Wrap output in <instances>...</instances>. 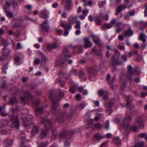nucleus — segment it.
<instances>
[{"instance_id":"1","label":"nucleus","mask_w":147,"mask_h":147,"mask_svg":"<svg viewBox=\"0 0 147 147\" xmlns=\"http://www.w3.org/2000/svg\"><path fill=\"white\" fill-rule=\"evenodd\" d=\"M40 120L41 123H44L46 129L42 131L41 134L39 136L40 138H44L47 136L49 135L48 130L51 129L52 128V125L50 120H48L47 117H40Z\"/></svg>"},{"instance_id":"2","label":"nucleus","mask_w":147,"mask_h":147,"mask_svg":"<svg viewBox=\"0 0 147 147\" xmlns=\"http://www.w3.org/2000/svg\"><path fill=\"white\" fill-rule=\"evenodd\" d=\"M49 97L53 101L51 111L53 114H57L59 111V109L58 108L59 101H56L57 95L55 90H52L50 92Z\"/></svg>"},{"instance_id":"3","label":"nucleus","mask_w":147,"mask_h":147,"mask_svg":"<svg viewBox=\"0 0 147 147\" xmlns=\"http://www.w3.org/2000/svg\"><path fill=\"white\" fill-rule=\"evenodd\" d=\"M10 121H12V127L18 129L20 125V123L18 117H16L13 115H11L10 118Z\"/></svg>"},{"instance_id":"4","label":"nucleus","mask_w":147,"mask_h":147,"mask_svg":"<svg viewBox=\"0 0 147 147\" xmlns=\"http://www.w3.org/2000/svg\"><path fill=\"white\" fill-rule=\"evenodd\" d=\"M41 31L42 33L46 32L48 33L50 32V28L48 24V21L47 20H46L43 23L40 24Z\"/></svg>"},{"instance_id":"5","label":"nucleus","mask_w":147,"mask_h":147,"mask_svg":"<svg viewBox=\"0 0 147 147\" xmlns=\"http://www.w3.org/2000/svg\"><path fill=\"white\" fill-rule=\"evenodd\" d=\"M24 94L27 97V98H26L24 97H21V100L23 102L24 105H25L26 104L27 102L29 99H31L33 98L34 96L31 95L28 92V91L27 90L24 92Z\"/></svg>"},{"instance_id":"6","label":"nucleus","mask_w":147,"mask_h":147,"mask_svg":"<svg viewBox=\"0 0 147 147\" xmlns=\"http://www.w3.org/2000/svg\"><path fill=\"white\" fill-rule=\"evenodd\" d=\"M6 47H4L2 50L3 55L1 58V61L4 62L10 53V49L9 48H6Z\"/></svg>"},{"instance_id":"7","label":"nucleus","mask_w":147,"mask_h":147,"mask_svg":"<svg viewBox=\"0 0 147 147\" xmlns=\"http://www.w3.org/2000/svg\"><path fill=\"white\" fill-rule=\"evenodd\" d=\"M131 119V117L129 115H125V118L123 120V123L122 125V126L124 129L127 128L129 125V124L127 123V121L128 122L130 121Z\"/></svg>"},{"instance_id":"8","label":"nucleus","mask_w":147,"mask_h":147,"mask_svg":"<svg viewBox=\"0 0 147 147\" xmlns=\"http://www.w3.org/2000/svg\"><path fill=\"white\" fill-rule=\"evenodd\" d=\"M67 60L63 56L58 58L56 61L55 66L56 67L57 66H59V67H61Z\"/></svg>"},{"instance_id":"9","label":"nucleus","mask_w":147,"mask_h":147,"mask_svg":"<svg viewBox=\"0 0 147 147\" xmlns=\"http://www.w3.org/2000/svg\"><path fill=\"white\" fill-rule=\"evenodd\" d=\"M32 115H30L27 116L25 118L22 117L21 119L23 121L24 124L27 126L30 124V121L32 120Z\"/></svg>"},{"instance_id":"10","label":"nucleus","mask_w":147,"mask_h":147,"mask_svg":"<svg viewBox=\"0 0 147 147\" xmlns=\"http://www.w3.org/2000/svg\"><path fill=\"white\" fill-rule=\"evenodd\" d=\"M128 69V72L129 74L130 75V76H128V78L130 80H132V78L131 77V76H132L133 74L136 71V69H133L132 68V66L131 65H129L127 67Z\"/></svg>"},{"instance_id":"11","label":"nucleus","mask_w":147,"mask_h":147,"mask_svg":"<svg viewBox=\"0 0 147 147\" xmlns=\"http://www.w3.org/2000/svg\"><path fill=\"white\" fill-rule=\"evenodd\" d=\"M89 72V78L90 79L91 77L95 76L96 74V71L95 69L92 67H89L87 69Z\"/></svg>"},{"instance_id":"12","label":"nucleus","mask_w":147,"mask_h":147,"mask_svg":"<svg viewBox=\"0 0 147 147\" xmlns=\"http://www.w3.org/2000/svg\"><path fill=\"white\" fill-rule=\"evenodd\" d=\"M84 47L86 48H87L91 47L92 45V43L90 41L89 39L87 37H85L84 39Z\"/></svg>"},{"instance_id":"13","label":"nucleus","mask_w":147,"mask_h":147,"mask_svg":"<svg viewBox=\"0 0 147 147\" xmlns=\"http://www.w3.org/2000/svg\"><path fill=\"white\" fill-rule=\"evenodd\" d=\"M135 124H137L139 126V127L141 128H143L144 127V121L140 118H138L136 119L135 122Z\"/></svg>"},{"instance_id":"14","label":"nucleus","mask_w":147,"mask_h":147,"mask_svg":"<svg viewBox=\"0 0 147 147\" xmlns=\"http://www.w3.org/2000/svg\"><path fill=\"white\" fill-rule=\"evenodd\" d=\"M123 62L121 61L117 60L114 59L113 61L111 63L110 65H112L115 69H116V65H120L122 64Z\"/></svg>"},{"instance_id":"15","label":"nucleus","mask_w":147,"mask_h":147,"mask_svg":"<svg viewBox=\"0 0 147 147\" xmlns=\"http://www.w3.org/2000/svg\"><path fill=\"white\" fill-rule=\"evenodd\" d=\"M126 8V6L125 5L121 4V5L119 6L117 8V11L115 13V15H118L123 10L125 9Z\"/></svg>"},{"instance_id":"16","label":"nucleus","mask_w":147,"mask_h":147,"mask_svg":"<svg viewBox=\"0 0 147 147\" xmlns=\"http://www.w3.org/2000/svg\"><path fill=\"white\" fill-rule=\"evenodd\" d=\"M44 111L42 108H37L35 111V115L37 116H39L44 113Z\"/></svg>"},{"instance_id":"17","label":"nucleus","mask_w":147,"mask_h":147,"mask_svg":"<svg viewBox=\"0 0 147 147\" xmlns=\"http://www.w3.org/2000/svg\"><path fill=\"white\" fill-rule=\"evenodd\" d=\"M40 16L44 19L48 18L49 17V12L46 10H42L40 12Z\"/></svg>"},{"instance_id":"18","label":"nucleus","mask_w":147,"mask_h":147,"mask_svg":"<svg viewBox=\"0 0 147 147\" xmlns=\"http://www.w3.org/2000/svg\"><path fill=\"white\" fill-rule=\"evenodd\" d=\"M72 134H71L69 131L66 130H64L61 132L60 134V139L65 138L67 135H69Z\"/></svg>"},{"instance_id":"19","label":"nucleus","mask_w":147,"mask_h":147,"mask_svg":"<svg viewBox=\"0 0 147 147\" xmlns=\"http://www.w3.org/2000/svg\"><path fill=\"white\" fill-rule=\"evenodd\" d=\"M9 123V121L6 119H2L0 120V127L3 128L7 126Z\"/></svg>"},{"instance_id":"20","label":"nucleus","mask_w":147,"mask_h":147,"mask_svg":"<svg viewBox=\"0 0 147 147\" xmlns=\"http://www.w3.org/2000/svg\"><path fill=\"white\" fill-rule=\"evenodd\" d=\"M95 19V22L96 24L98 25H100L103 20V18L100 16H96Z\"/></svg>"},{"instance_id":"21","label":"nucleus","mask_w":147,"mask_h":147,"mask_svg":"<svg viewBox=\"0 0 147 147\" xmlns=\"http://www.w3.org/2000/svg\"><path fill=\"white\" fill-rule=\"evenodd\" d=\"M105 105L108 107L107 109L106 110L107 113H108L109 115H110L112 112L111 108L113 105V104L112 102L108 103L106 102Z\"/></svg>"},{"instance_id":"22","label":"nucleus","mask_w":147,"mask_h":147,"mask_svg":"<svg viewBox=\"0 0 147 147\" xmlns=\"http://www.w3.org/2000/svg\"><path fill=\"white\" fill-rule=\"evenodd\" d=\"M63 53L64 55V57H63L64 58L67 60L68 58L70 57L71 55L69 54V52L68 50L67 47H65L63 50Z\"/></svg>"},{"instance_id":"23","label":"nucleus","mask_w":147,"mask_h":147,"mask_svg":"<svg viewBox=\"0 0 147 147\" xmlns=\"http://www.w3.org/2000/svg\"><path fill=\"white\" fill-rule=\"evenodd\" d=\"M39 130V128L38 126L34 125L31 132V135L32 136H34L38 133Z\"/></svg>"},{"instance_id":"24","label":"nucleus","mask_w":147,"mask_h":147,"mask_svg":"<svg viewBox=\"0 0 147 147\" xmlns=\"http://www.w3.org/2000/svg\"><path fill=\"white\" fill-rule=\"evenodd\" d=\"M91 36L93 38L94 42L96 44L99 45L100 43V39L98 37L93 34Z\"/></svg>"},{"instance_id":"25","label":"nucleus","mask_w":147,"mask_h":147,"mask_svg":"<svg viewBox=\"0 0 147 147\" xmlns=\"http://www.w3.org/2000/svg\"><path fill=\"white\" fill-rule=\"evenodd\" d=\"M71 0H67L65 7L66 9L68 11L70 10L71 9Z\"/></svg>"},{"instance_id":"26","label":"nucleus","mask_w":147,"mask_h":147,"mask_svg":"<svg viewBox=\"0 0 147 147\" xmlns=\"http://www.w3.org/2000/svg\"><path fill=\"white\" fill-rule=\"evenodd\" d=\"M136 13V11L134 10L132 11H129L128 14L125 16V18L127 20H129V16H132L135 15Z\"/></svg>"},{"instance_id":"27","label":"nucleus","mask_w":147,"mask_h":147,"mask_svg":"<svg viewBox=\"0 0 147 147\" xmlns=\"http://www.w3.org/2000/svg\"><path fill=\"white\" fill-rule=\"evenodd\" d=\"M133 31L130 28L126 31H125L124 36H131L133 35Z\"/></svg>"},{"instance_id":"28","label":"nucleus","mask_w":147,"mask_h":147,"mask_svg":"<svg viewBox=\"0 0 147 147\" xmlns=\"http://www.w3.org/2000/svg\"><path fill=\"white\" fill-rule=\"evenodd\" d=\"M61 26L65 28L66 30H69L71 28V26L70 24V23H67L65 25V24L63 22H61Z\"/></svg>"},{"instance_id":"29","label":"nucleus","mask_w":147,"mask_h":147,"mask_svg":"<svg viewBox=\"0 0 147 147\" xmlns=\"http://www.w3.org/2000/svg\"><path fill=\"white\" fill-rule=\"evenodd\" d=\"M1 115L3 117H5L8 115V113H7L5 111V107H3L2 108L0 111Z\"/></svg>"},{"instance_id":"30","label":"nucleus","mask_w":147,"mask_h":147,"mask_svg":"<svg viewBox=\"0 0 147 147\" xmlns=\"http://www.w3.org/2000/svg\"><path fill=\"white\" fill-rule=\"evenodd\" d=\"M17 102V100L15 97H12L9 100L8 104L13 105L16 104Z\"/></svg>"},{"instance_id":"31","label":"nucleus","mask_w":147,"mask_h":147,"mask_svg":"<svg viewBox=\"0 0 147 147\" xmlns=\"http://www.w3.org/2000/svg\"><path fill=\"white\" fill-rule=\"evenodd\" d=\"M114 143L117 146L121 145V141L118 137H116L115 138L114 140Z\"/></svg>"},{"instance_id":"32","label":"nucleus","mask_w":147,"mask_h":147,"mask_svg":"<svg viewBox=\"0 0 147 147\" xmlns=\"http://www.w3.org/2000/svg\"><path fill=\"white\" fill-rule=\"evenodd\" d=\"M38 147H45L48 145V142H38Z\"/></svg>"},{"instance_id":"33","label":"nucleus","mask_w":147,"mask_h":147,"mask_svg":"<svg viewBox=\"0 0 147 147\" xmlns=\"http://www.w3.org/2000/svg\"><path fill=\"white\" fill-rule=\"evenodd\" d=\"M10 2H7L5 3L4 6V8L5 9V11H8V10L10 7Z\"/></svg>"},{"instance_id":"34","label":"nucleus","mask_w":147,"mask_h":147,"mask_svg":"<svg viewBox=\"0 0 147 147\" xmlns=\"http://www.w3.org/2000/svg\"><path fill=\"white\" fill-rule=\"evenodd\" d=\"M94 137L96 138L97 140H100L104 138L105 136L100 135L99 133H98L94 135Z\"/></svg>"},{"instance_id":"35","label":"nucleus","mask_w":147,"mask_h":147,"mask_svg":"<svg viewBox=\"0 0 147 147\" xmlns=\"http://www.w3.org/2000/svg\"><path fill=\"white\" fill-rule=\"evenodd\" d=\"M145 35L143 33H141L139 36V39L142 41L143 42H145L146 41V39H145L144 37Z\"/></svg>"},{"instance_id":"36","label":"nucleus","mask_w":147,"mask_h":147,"mask_svg":"<svg viewBox=\"0 0 147 147\" xmlns=\"http://www.w3.org/2000/svg\"><path fill=\"white\" fill-rule=\"evenodd\" d=\"M13 142L12 140L9 138L6 139L5 141V143L7 144L9 146H11L12 145Z\"/></svg>"},{"instance_id":"37","label":"nucleus","mask_w":147,"mask_h":147,"mask_svg":"<svg viewBox=\"0 0 147 147\" xmlns=\"http://www.w3.org/2000/svg\"><path fill=\"white\" fill-rule=\"evenodd\" d=\"M52 134L51 139L52 140L54 141L56 139L57 136V132L56 130L55 129L52 132Z\"/></svg>"},{"instance_id":"38","label":"nucleus","mask_w":147,"mask_h":147,"mask_svg":"<svg viewBox=\"0 0 147 147\" xmlns=\"http://www.w3.org/2000/svg\"><path fill=\"white\" fill-rule=\"evenodd\" d=\"M7 16L9 18H13L14 17L12 12L9 11H5Z\"/></svg>"},{"instance_id":"39","label":"nucleus","mask_w":147,"mask_h":147,"mask_svg":"<svg viewBox=\"0 0 147 147\" xmlns=\"http://www.w3.org/2000/svg\"><path fill=\"white\" fill-rule=\"evenodd\" d=\"M81 22L79 20H77L76 22V25L75 28L76 29H81L80 24Z\"/></svg>"},{"instance_id":"40","label":"nucleus","mask_w":147,"mask_h":147,"mask_svg":"<svg viewBox=\"0 0 147 147\" xmlns=\"http://www.w3.org/2000/svg\"><path fill=\"white\" fill-rule=\"evenodd\" d=\"M1 43L2 45H4V47H7L9 45L7 44V41L3 38L1 39Z\"/></svg>"},{"instance_id":"41","label":"nucleus","mask_w":147,"mask_h":147,"mask_svg":"<svg viewBox=\"0 0 147 147\" xmlns=\"http://www.w3.org/2000/svg\"><path fill=\"white\" fill-rule=\"evenodd\" d=\"M40 100L39 99H37L32 102L33 104L35 106H37L40 104Z\"/></svg>"},{"instance_id":"42","label":"nucleus","mask_w":147,"mask_h":147,"mask_svg":"<svg viewBox=\"0 0 147 147\" xmlns=\"http://www.w3.org/2000/svg\"><path fill=\"white\" fill-rule=\"evenodd\" d=\"M126 106L128 107H130L131 106L134 107V105L132 104V102L131 100L127 99V100Z\"/></svg>"},{"instance_id":"43","label":"nucleus","mask_w":147,"mask_h":147,"mask_svg":"<svg viewBox=\"0 0 147 147\" xmlns=\"http://www.w3.org/2000/svg\"><path fill=\"white\" fill-rule=\"evenodd\" d=\"M78 17L77 16H74L72 18V19L70 21V23L71 24L74 23L77 20Z\"/></svg>"},{"instance_id":"44","label":"nucleus","mask_w":147,"mask_h":147,"mask_svg":"<svg viewBox=\"0 0 147 147\" xmlns=\"http://www.w3.org/2000/svg\"><path fill=\"white\" fill-rule=\"evenodd\" d=\"M74 111H71L68 114L67 116V118L69 120H71L72 117L74 113Z\"/></svg>"},{"instance_id":"45","label":"nucleus","mask_w":147,"mask_h":147,"mask_svg":"<svg viewBox=\"0 0 147 147\" xmlns=\"http://www.w3.org/2000/svg\"><path fill=\"white\" fill-rule=\"evenodd\" d=\"M93 123V121L92 119L89 120L88 123L87 127L88 128H90L92 127Z\"/></svg>"},{"instance_id":"46","label":"nucleus","mask_w":147,"mask_h":147,"mask_svg":"<svg viewBox=\"0 0 147 147\" xmlns=\"http://www.w3.org/2000/svg\"><path fill=\"white\" fill-rule=\"evenodd\" d=\"M98 93L99 95L102 96L104 94H106L107 92L103 90H100L98 91Z\"/></svg>"},{"instance_id":"47","label":"nucleus","mask_w":147,"mask_h":147,"mask_svg":"<svg viewBox=\"0 0 147 147\" xmlns=\"http://www.w3.org/2000/svg\"><path fill=\"white\" fill-rule=\"evenodd\" d=\"M79 76L80 78H82L85 77V73L82 70H81L79 73Z\"/></svg>"},{"instance_id":"48","label":"nucleus","mask_w":147,"mask_h":147,"mask_svg":"<svg viewBox=\"0 0 147 147\" xmlns=\"http://www.w3.org/2000/svg\"><path fill=\"white\" fill-rule=\"evenodd\" d=\"M20 59L19 56H16L15 58V61L17 65H18L20 63Z\"/></svg>"},{"instance_id":"49","label":"nucleus","mask_w":147,"mask_h":147,"mask_svg":"<svg viewBox=\"0 0 147 147\" xmlns=\"http://www.w3.org/2000/svg\"><path fill=\"white\" fill-rule=\"evenodd\" d=\"M112 26L110 24H106L102 27V28L103 29L104 28H105L107 29H109Z\"/></svg>"},{"instance_id":"50","label":"nucleus","mask_w":147,"mask_h":147,"mask_svg":"<svg viewBox=\"0 0 147 147\" xmlns=\"http://www.w3.org/2000/svg\"><path fill=\"white\" fill-rule=\"evenodd\" d=\"M110 75L109 74H108L107 76L106 79L109 84H111L112 83V82H111V80H110Z\"/></svg>"},{"instance_id":"51","label":"nucleus","mask_w":147,"mask_h":147,"mask_svg":"<svg viewBox=\"0 0 147 147\" xmlns=\"http://www.w3.org/2000/svg\"><path fill=\"white\" fill-rule=\"evenodd\" d=\"M8 63H6L5 64L4 66L3 69V71L4 72V73L5 74L6 73V70L8 68Z\"/></svg>"},{"instance_id":"52","label":"nucleus","mask_w":147,"mask_h":147,"mask_svg":"<svg viewBox=\"0 0 147 147\" xmlns=\"http://www.w3.org/2000/svg\"><path fill=\"white\" fill-rule=\"evenodd\" d=\"M85 106V104L84 103H82L79 105V107L80 109L82 110L84 109Z\"/></svg>"},{"instance_id":"53","label":"nucleus","mask_w":147,"mask_h":147,"mask_svg":"<svg viewBox=\"0 0 147 147\" xmlns=\"http://www.w3.org/2000/svg\"><path fill=\"white\" fill-rule=\"evenodd\" d=\"M47 49L49 51H50L53 49L52 44L48 45L47 47Z\"/></svg>"},{"instance_id":"54","label":"nucleus","mask_w":147,"mask_h":147,"mask_svg":"<svg viewBox=\"0 0 147 147\" xmlns=\"http://www.w3.org/2000/svg\"><path fill=\"white\" fill-rule=\"evenodd\" d=\"M10 3L12 4V6L14 7H16L17 6V4L16 1H10Z\"/></svg>"},{"instance_id":"55","label":"nucleus","mask_w":147,"mask_h":147,"mask_svg":"<svg viewBox=\"0 0 147 147\" xmlns=\"http://www.w3.org/2000/svg\"><path fill=\"white\" fill-rule=\"evenodd\" d=\"M142 59V57L138 55L136 56V60L137 61H141Z\"/></svg>"},{"instance_id":"56","label":"nucleus","mask_w":147,"mask_h":147,"mask_svg":"<svg viewBox=\"0 0 147 147\" xmlns=\"http://www.w3.org/2000/svg\"><path fill=\"white\" fill-rule=\"evenodd\" d=\"M106 2L105 1H100L98 3V6L99 7L102 8V7L103 5L105 4Z\"/></svg>"},{"instance_id":"57","label":"nucleus","mask_w":147,"mask_h":147,"mask_svg":"<svg viewBox=\"0 0 147 147\" xmlns=\"http://www.w3.org/2000/svg\"><path fill=\"white\" fill-rule=\"evenodd\" d=\"M109 121L108 120H107L105 123V127L107 130L109 129Z\"/></svg>"},{"instance_id":"58","label":"nucleus","mask_w":147,"mask_h":147,"mask_svg":"<svg viewBox=\"0 0 147 147\" xmlns=\"http://www.w3.org/2000/svg\"><path fill=\"white\" fill-rule=\"evenodd\" d=\"M124 134V136L123 138V140L124 141H126L127 140V137L128 134L125 131Z\"/></svg>"},{"instance_id":"59","label":"nucleus","mask_w":147,"mask_h":147,"mask_svg":"<svg viewBox=\"0 0 147 147\" xmlns=\"http://www.w3.org/2000/svg\"><path fill=\"white\" fill-rule=\"evenodd\" d=\"M58 82L59 84L62 87H63L65 86V84L64 82L62 81L61 80H59L58 81Z\"/></svg>"},{"instance_id":"60","label":"nucleus","mask_w":147,"mask_h":147,"mask_svg":"<svg viewBox=\"0 0 147 147\" xmlns=\"http://www.w3.org/2000/svg\"><path fill=\"white\" fill-rule=\"evenodd\" d=\"M18 110V108L17 107H13L11 109V111L12 113H15Z\"/></svg>"},{"instance_id":"61","label":"nucleus","mask_w":147,"mask_h":147,"mask_svg":"<svg viewBox=\"0 0 147 147\" xmlns=\"http://www.w3.org/2000/svg\"><path fill=\"white\" fill-rule=\"evenodd\" d=\"M45 66V62H41L40 66V68L41 70H42L44 69Z\"/></svg>"},{"instance_id":"62","label":"nucleus","mask_w":147,"mask_h":147,"mask_svg":"<svg viewBox=\"0 0 147 147\" xmlns=\"http://www.w3.org/2000/svg\"><path fill=\"white\" fill-rule=\"evenodd\" d=\"M18 21L20 22H22L25 20V19L23 18L22 16H20L17 18Z\"/></svg>"},{"instance_id":"63","label":"nucleus","mask_w":147,"mask_h":147,"mask_svg":"<svg viewBox=\"0 0 147 147\" xmlns=\"http://www.w3.org/2000/svg\"><path fill=\"white\" fill-rule=\"evenodd\" d=\"M71 72L73 73L74 75H77L78 74V71L76 69H73L71 71Z\"/></svg>"},{"instance_id":"64","label":"nucleus","mask_w":147,"mask_h":147,"mask_svg":"<svg viewBox=\"0 0 147 147\" xmlns=\"http://www.w3.org/2000/svg\"><path fill=\"white\" fill-rule=\"evenodd\" d=\"M53 49L57 48L59 47V45L56 43H54L52 44Z\"/></svg>"}]
</instances>
